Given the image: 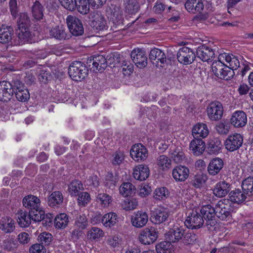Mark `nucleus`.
<instances>
[{
    "mask_svg": "<svg viewBox=\"0 0 253 253\" xmlns=\"http://www.w3.org/2000/svg\"><path fill=\"white\" fill-rule=\"evenodd\" d=\"M204 0H187L185 8L192 14H196L194 18L198 21H205L209 17V14L205 8Z\"/></svg>",
    "mask_w": 253,
    "mask_h": 253,
    "instance_id": "f257e3e1",
    "label": "nucleus"
},
{
    "mask_svg": "<svg viewBox=\"0 0 253 253\" xmlns=\"http://www.w3.org/2000/svg\"><path fill=\"white\" fill-rule=\"evenodd\" d=\"M215 207L211 205L203 206L200 210V213L205 220V226L210 231L216 230L218 228L219 223L215 217Z\"/></svg>",
    "mask_w": 253,
    "mask_h": 253,
    "instance_id": "f03ea898",
    "label": "nucleus"
},
{
    "mask_svg": "<svg viewBox=\"0 0 253 253\" xmlns=\"http://www.w3.org/2000/svg\"><path fill=\"white\" fill-rule=\"evenodd\" d=\"M88 70L84 63L75 61L70 65L68 74L70 78L76 82H81L88 75Z\"/></svg>",
    "mask_w": 253,
    "mask_h": 253,
    "instance_id": "7ed1b4c3",
    "label": "nucleus"
},
{
    "mask_svg": "<svg viewBox=\"0 0 253 253\" xmlns=\"http://www.w3.org/2000/svg\"><path fill=\"white\" fill-rule=\"evenodd\" d=\"M211 69L216 77L226 81L230 80L234 75V72L220 59L212 62Z\"/></svg>",
    "mask_w": 253,
    "mask_h": 253,
    "instance_id": "20e7f679",
    "label": "nucleus"
},
{
    "mask_svg": "<svg viewBox=\"0 0 253 253\" xmlns=\"http://www.w3.org/2000/svg\"><path fill=\"white\" fill-rule=\"evenodd\" d=\"M215 209L216 215L220 220L228 221L232 219L233 210L228 199L219 201L215 205Z\"/></svg>",
    "mask_w": 253,
    "mask_h": 253,
    "instance_id": "39448f33",
    "label": "nucleus"
},
{
    "mask_svg": "<svg viewBox=\"0 0 253 253\" xmlns=\"http://www.w3.org/2000/svg\"><path fill=\"white\" fill-rule=\"evenodd\" d=\"M209 119L211 121L220 120L223 113L222 104L219 101H213L209 104L206 109Z\"/></svg>",
    "mask_w": 253,
    "mask_h": 253,
    "instance_id": "423d86ee",
    "label": "nucleus"
},
{
    "mask_svg": "<svg viewBox=\"0 0 253 253\" xmlns=\"http://www.w3.org/2000/svg\"><path fill=\"white\" fill-rule=\"evenodd\" d=\"M66 23L70 32L74 36L82 35L84 33L83 23L80 19L73 15H68Z\"/></svg>",
    "mask_w": 253,
    "mask_h": 253,
    "instance_id": "0eeeda50",
    "label": "nucleus"
},
{
    "mask_svg": "<svg viewBox=\"0 0 253 253\" xmlns=\"http://www.w3.org/2000/svg\"><path fill=\"white\" fill-rule=\"evenodd\" d=\"M184 224L189 229H197L204 225V220L200 212L193 210L187 217Z\"/></svg>",
    "mask_w": 253,
    "mask_h": 253,
    "instance_id": "6e6552de",
    "label": "nucleus"
},
{
    "mask_svg": "<svg viewBox=\"0 0 253 253\" xmlns=\"http://www.w3.org/2000/svg\"><path fill=\"white\" fill-rule=\"evenodd\" d=\"M176 56L178 61L183 65H189L192 63L196 57L193 50L186 46L180 47Z\"/></svg>",
    "mask_w": 253,
    "mask_h": 253,
    "instance_id": "1a4fd4ad",
    "label": "nucleus"
},
{
    "mask_svg": "<svg viewBox=\"0 0 253 253\" xmlns=\"http://www.w3.org/2000/svg\"><path fill=\"white\" fill-rule=\"evenodd\" d=\"M170 211L169 209L164 208H159L154 209L151 211L150 220L155 224H160L168 221Z\"/></svg>",
    "mask_w": 253,
    "mask_h": 253,
    "instance_id": "9d476101",
    "label": "nucleus"
},
{
    "mask_svg": "<svg viewBox=\"0 0 253 253\" xmlns=\"http://www.w3.org/2000/svg\"><path fill=\"white\" fill-rule=\"evenodd\" d=\"M91 18L90 25L94 30L103 31L108 29L107 21L100 12H94L91 16Z\"/></svg>",
    "mask_w": 253,
    "mask_h": 253,
    "instance_id": "9b49d317",
    "label": "nucleus"
},
{
    "mask_svg": "<svg viewBox=\"0 0 253 253\" xmlns=\"http://www.w3.org/2000/svg\"><path fill=\"white\" fill-rule=\"evenodd\" d=\"M243 143V137L239 133H235L228 136L224 142L225 148L229 152L238 150Z\"/></svg>",
    "mask_w": 253,
    "mask_h": 253,
    "instance_id": "f8f14e48",
    "label": "nucleus"
},
{
    "mask_svg": "<svg viewBox=\"0 0 253 253\" xmlns=\"http://www.w3.org/2000/svg\"><path fill=\"white\" fill-rule=\"evenodd\" d=\"M87 64L94 72H102L107 67V60L101 55L94 56L87 60Z\"/></svg>",
    "mask_w": 253,
    "mask_h": 253,
    "instance_id": "ddd939ff",
    "label": "nucleus"
},
{
    "mask_svg": "<svg viewBox=\"0 0 253 253\" xmlns=\"http://www.w3.org/2000/svg\"><path fill=\"white\" fill-rule=\"evenodd\" d=\"M158 238V231L154 227L146 228L142 230L139 235V241L144 245L154 243Z\"/></svg>",
    "mask_w": 253,
    "mask_h": 253,
    "instance_id": "4468645a",
    "label": "nucleus"
},
{
    "mask_svg": "<svg viewBox=\"0 0 253 253\" xmlns=\"http://www.w3.org/2000/svg\"><path fill=\"white\" fill-rule=\"evenodd\" d=\"M130 155L135 161L138 162L143 161L148 157V151L142 144H135L131 147Z\"/></svg>",
    "mask_w": 253,
    "mask_h": 253,
    "instance_id": "2eb2a0df",
    "label": "nucleus"
},
{
    "mask_svg": "<svg viewBox=\"0 0 253 253\" xmlns=\"http://www.w3.org/2000/svg\"><path fill=\"white\" fill-rule=\"evenodd\" d=\"M130 56L137 67L143 69L147 65V57L144 50L140 48L134 49L131 52Z\"/></svg>",
    "mask_w": 253,
    "mask_h": 253,
    "instance_id": "dca6fc26",
    "label": "nucleus"
},
{
    "mask_svg": "<svg viewBox=\"0 0 253 253\" xmlns=\"http://www.w3.org/2000/svg\"><path fill=\"white\" fill-rule=\"evenodd\" d=\"M231 125L236 128H241L245 126L247 123V116L243 111L238 110L235 111L230 119Z\"/></svg>",
    "mask_w": 253,
    "mask_h": 253,
    "instance_id": "f3484780",
    "label": "nucleus"
},
{
    "mask_svg": "<svg viewBox=\"0 0 253 253\" xmlns=\"http://www.w3.org/2000/svg\"><path fill=\"white\" fill-rule=\"evenodd\" d=\"M12 81H2L0 82V100L7 102L13 95Z\"/></svg>",
    "mask_w": 253,
    "mask_h": 253,
    "instance_id": "a211bd4d",
    "label": "nucleus"
},
{
    "mask_svg": "<svg viewBox=\"0 0 253 253\" xmlns=\"http://www.w3.org/2000/svg\"><path fill=\"white\" fill-rule=\"evenodd\" d=\"M231 184L225 180L217 182L213 189V193L218 198H222L226 196L231 190Z\"/></svg>",
    "mask_w": 253,
    "mask_h": 253,
    "instance_id": "6ab92c4d",
    "label": "nucleus"
},
{
    "mask_svg": "<svg viewBox=\"0 0 253 253\" xmlns=\"http://www.w3.org/2000/svg\"><path fill=\"white\" fill-rule=\"evenodd\" d=\"M185 230L182 226L174 225L166 234V239L171 243H176L183 238Z\"/></svg>",
    "mask_w": 253,
    "mask_h": 253,
    "instance_id": "aec40b11",
    "label": "nucleus"
},
{
    "mask_svg": "<svg viewBox=\"0 0 253 253\" xmlns=\"http://www.w3.org/2000/svg\"><path fill=\"white\" fill-rule=\"evenodd\" d=\"M189 169L184 166L175 167L172 171V176L176 182H184L189 176Z\"/></svg>",
    "mask_w": 253,
    "mask_h": 253,
    "instance_id": "412c9836",
    "label": "nucleus"
},
{
    "mask_svg": "<svg viewBox=\"0 0 253 253\" xmlns=\"http://www.w3.org/2000/svg\"><path fill=\"white\" fill-rule=\"evenodd\" d=\"M196 56L203 62H209L214 57V52L211 47L202 45L197 49Z\"/></svg>",
    "mask_w": 253,
    "mask_h": 253,
    "instance_id": "4be33fe9",
    "label": "nucleus"
},
{
    "mask_svg": "<svg viewBox=\"0 0 253 253\" xmlns=\"http://www.w3.org/2000/svg\"><path fill=\"white\" fill-rule=\"evenodd\" d=\"M148 220V214L146 212L142 211L135 212L131 219L132 225L137 228H141L145 226Z\"/></svg>",
    "mask_w": 253,
    "mask_h": 253,
    "instance_id": "5701e85b",
    "label": "nucleus"
},
{
    "mask_svg": "<svg viewBox=\"0 0 253 253\" xmlns=\"http://www.w3.org/2000/svg\"><path fill=\"white\" fill-rule=\"evenodd\" d=\"M224 163L221 158L216 157L212 159L208 166V171L211 175H215L222 169Z\"/></svg>",
    "mask_w": 253,
    "mask_h": 253,
    "instance_id": "b1692460",
    "label": "nucleus"
},
{
    "mask_svg": "<svg viewBox=\"0 0 253 253\" xmlns=\"http://www.w3.org/2000/svg\"><path fill=\"white\" fill-rule=\"evenodd\" d=\"M150 170L146 165H139L133 169V175L134 178L139 181L146 179L149 176Z\"/></svg>",
    "mask_w": 253,
    "mask_h": 253,
    "instance_id": "393cba45",
    "label": "nucleus"
},
{
    "mask_svg": "<svg viewBox=\"0 0 253 253\" xmlns=\"http://www.w3.org/2000/svg\"><path fill=\"white\" fill-rule=\"evenodd\" d=\"M206 149L205 142L202 139L194 138L190 143L189 150L195 156H200Z\"/></svg>",
    "mask_w": 253,
    "mask_h": 253,
    "instance_id": "a878e982",
    "label": "nucleus"
},
{
    "mask_svg": "<svg viewBox=\"0 0 253 253\" xmlns=\"http://www.w3.org/2000/svg\"><path fill=\"white\" fill-rule=\"evenodd\" d=\"M149 59L153 64H156V66L159 62L161 64H164L167 61L165 53L157 48H154L150 51Z\"/></svg>",
    "mask_w": 253,
    "mask_h": 253,
    "instance_id": "bb28decb",
    "label": "nucleus"
},
{
    "mask_svg": "<svg viewBox=\"0 0 253 253\" xmlns=\"http://www.w3.org/2000/svg\"><path fill=\"white\" fill-rule=\"evenodd\" d=\"M209 131L206 124L198 123L192 128V134L194 138L202 139L207 137Z\"/></svg>",
    "mask_w": 253,
    "mask_h": 253,
    "instance_id": "cd10ccee",
    "label": "nucleus"
},
{
    "mask_svg": "<svg viewBox=\"0 0 253 253\" xmlns=\"http://www.w3.org/2000/svg\"><path fill=\"white\" fill-rule=\"evenodd\" d=\"M49 36L56 40L61 41L69 39L70 36L67 34L65 28L63 26H57L49 30Z\"/></svg>",
    "mask_w": 253,
    "mask_h": 253,
    "instance_id": "c85d7f7f",
    "label": "nucleus"
},
{
    "mask_svg": "<svg viewBox=\"0 0 253 253\" xmlns=\"http://www.w3.org/2000/svg\"><path fill=\"white\" fill-rule=\"evenodd\" d=\"M23 206L30 210L39 208L41 206V200L37 197L29 195L25 196L23 199Z\"/></svg>",
    "mask_w": 253,
    "mask_h": 253,
    "instance_id": "c756f323",
    "label": "nucleus"
},
{
    "mask_svg": "<svg viewBox=\"0 0 253 253\" xmlns=\"http://www.w3.org/2000/svg\"><path fill=\"white\" fill-rule=\"evenodd\" d=\"M228 197L229 199L228 200L229 202L239 204L245 201L247 195L243 190L241 191L239 189H235L229 193Z\"/></svg>",
    "mask_w": 253,
    "mask_h": 253,
    "instance_id": "7c9ffc66",
    "label": "nucleus"
},
{
    "mask_svg": "<svg viewBox=\"0 0 253 253\" xmlns=\"http://www.w3.org/2000/svg\"><path fill=\"white\" fill-rule=\"evenodd\" d=\"M13 35V28L10 26L2 25L0 27V42L2 43H8L12 40Z\"/></svg>",
    "mask_w": 253,
    "mask_h": 253,
    "instance_id": "2f4dec72",
    "label": "nucleus"
},
{
    "mask_svg": "<svg viewBox=\"0 0 253 253\" xmlns=\"http://www.w3.org/2000/svg\"><path fill=\"white\" fill-rule=\"evenodd\" d=\"M221 141L217 137L210 139L207 146V151L210 154H218L221 151Z\"/></svg>",
    "mask_w": 253,
    "mask_h": 253,
    "instance_id": "473e14b6",
    "label": "nucleus"
},
{
    "mask_svg": "<svg viewBox=\"0 0 253 253\" xmlns=\"http://www.w3.org/2000/svg\"><path fill=\"white\" fill-rule=\"evenodd\" d=\"M207 179V176L206 174L199 172L190 176L189 182L195 188H200L206 183Z\"/></svg>",
    "mask_w": 253,
    "mask_h": 253,
    "instance_id": "72a5a7b5",
    "label": "nucleus"
},
{
    "mask_svg": "<svg viewBox=\"0 0 253 253\" xmlns=\"http://www.w3.org/2000/svg\"><path fill=\"white\" fill-rule=\"evenodd\" d=\"M17 221L21 227H27L31 223V218L29 212L22 210L19 211L16 214Z\"/></svg>",
    "mask_w": 253,
    "mask_h": 253,
    "instance_id": "f704fd0d",
    "label": "nucleus"
},
{
    "mask_svg": "<svg viewBox=\"0 0 253 253\" xmlns=\"http://www.w3.org/2000/svg\"><path fill=\"white\" fill-rule=\"evenodd\" d=\"M14 229V221L10 217H2L0 220V229L5 233H10Z\"/></svg>",
    "mask_w": 253,
    "mask_h": 253,
    "instance_id": "c9c22d12",
    "label": "nucleus"
},
{
    "mask_svg": "<svg viewBox=\"0 0 253 253\" xmlns=\"http://www.w3.org/2000/svg\"><path fill=\"white\" fill-rule=\"evenodd\" d=\"M1 248L6 251H12L17 247V241L13 236H8L5 239L0 241Z\"/></svg>",
    "mask_w": 253,
    "mask_h": 253,
    "instance_id": "e433bc0d",
    "label": "nucleus"
},
{
    "mask_svg": "<svg viewBox=\"0 0 253 253\" xmlns=\"http://www.w3.org/2000/svg\"><path fill=\"white\" fill-rule=\"evenodd\" d=\"M17 35L20 44H22L25 42H33V35L30 28H19Z\"/></svg>",
    "mask_w": 253,
    "mask_h": 253,
    "instance_id": "4c0bfd02",
    "label": "nucleus"
},
{
    "mask_svg": "<svg viewBox=\"0 0 253 253\" xmlns=\"http://www.w3.org/2000/svg\"><path fill=\"white\" fill-rule=\"evenodd\" d=\"M73 11H77L82 14H87L89 11L88 0H74Z\"/></svg>",
    "mask_w": 253,
    "mask_h": 253,
    "instance_id": "58836bf2",
    "label": "nucleus"
},
{
    "mask_svg": "<svg viewBox=\"0 0 253 253\" xmlns=\"http://www.w3.org/2000/svg\"><path fill=\"white\" fill-rule=\"evenodd\" d=\"M63 201V196L62 193L59 191L52 192L48 197V205L49 206L54 208L58 207Z\"/></svg>",
    "mask_w": 253,
    "mask_h": 253,
    "instance_id": "ea45409f",
    "label": "nucleus"
},
{
    "mask_svg": "<svg viewBox=\"0 0 253 253\" xmlns=\"http://www.w3.org/2000/svg\"><path fill=\"white\" fill-rule=\"evenodd\" d=\"M44 8L41 2L36 0L31 7V12L33 17L37 20L42 19L43 16Z\"/></svg>",
    "mask_w": 253,
    "mask_h": 253,
    "instance_id": "a19ab883",
    "label": "nucleus"
},
{
    "mask_svg": "<svg viewBox=\"0 0 253 253\" xmlns=\"http://www.w3.org/2000/svg\"><path fill=\"white\" fill-rule=\"evenodd\" d=\"M83 189V185L82 182L77 179L72 180L68 185V191L72 197H76L81 190Z\"/></svg>",
    "mask_w": 253,
    "mask_h": 253,
    "instance_id": "79ce46f5",
    "label": "nucleus"
},
{
    "mask_svg": "<svg viewBox=\"0 0 253 253\" xmlns=\"http://www.w3.org/2000/svg\"><path fill=\"white\" fill-rule=\"evenodd\" d=\"M68 217L65 213L57 214L54 218V223L56 228L63 229L68 225Z\"/></svg>",
    "mask_w": 253,
    "mask_h": 253,
    "instance_id": "37998d69",
    "label": "nucleus"
},
{
    "mask_svg": "<svg viewBox=\"0 0 253 253\" xmlns=\"http://www.w3.org/2000/svg\"><path fill=\"white\" fill-rule=\"evenodd\" d=\"M118 181L117 176L114 175L112 172L109 171L105 175L103 184L105 187L113 190L116 186Z\"/></svg>",
    "mask_w": 253,
    "mask_h": 253,
    "instance_id": "c03bdc74",
    "label": "nucleus"
},
{
    "mask_svg": "<svg viewBox=\"0 0 253 253\" xmlns=\"http://www.w3.org/2000/svg\"><path fill=\"white\" fill-rule=\"evenodd\" d=\"M242 188L247 196L253 195V177L249 176L244 179L242 183Z\"/></svg>",
    "mask_w": 253,
    "mask_h": 253,
    "instance_id": "a18cd8bd",
    "label": "nucleus"
},
{
    "mask_svg": "<svg viewBox=\"0 0 253 253\" xmlns=\"http://www.w3.org/2000/svg\"><path fill=\"white\" fill-rule=\"evenodd\" d=\"M118 221V215L115 212H109L104 215L103 225L106 227L114 226Z\"/></svg>",
    "mask_w": 253,
    "mask_h": 253,
    "instance_id": "49530a36",
    "label": "nucleus"
},
{
    "mask_svg": "<svg viewBox=\"0 0 253 253\" xmlns=\"http://www.w3.org/2000/svg\"><path fill=\"white\" fill-rule=\"evenodd\" d=\"M135 186L129 182H124L120 187V193L124 197L130 196L135 191Z\"/></svg>",
    "mask_w": 253,
    "mask_h": 253,
    "instance_id": "de8ad7c7",
    "label": "nucleus"
},
{
    "mask_svg": "<svg viewBox=\"0 0 253 253\" xmlns=\"http://www.w3.org/2000/svg\"><path fill=\"white\" fill-rule=\"evenodd\" d=\"M125 8L126 12L128 14H135L139 10V4L136 0H128Z\"/></svg>",
    "mask_w": 253,
    "mask_h": 253,
    "instance_id": "09e8293b",
    "label": "nucleus"
},
{
    "mask_svg": "<svg viewBox=\"0 0 253 253\" xmlns=\"http://www.w3.org/2000/svg\"><path fill=\"white\" fill-rule=\"evenodd\" d=\"M173 246L169 241L161 242L156 246L157 253H171Z\"/></svg>",
    "mask_w": 253,
    "mask_h": 253,
    "instance_id": "8fccbe9b",
    "label": "nucleus"
},
{
    "mask_svg": "<svg viewBox=\"0 0 253 253\" xmlns=\"http://www.w3.org/2000/svg\"><path fill=\"white\" fill-rule=\"evenodd\" d=\"M96 201L104 207H106L112 202V198L111 196L106 193H100L96 196Z\"/></svg>",
    "mask_w": 253,
    "mask_h": 253,
    "instance_id": "3c124183",
    "label": "nucleus"
},
{
    "mask_svg": "<svg viewBox=\"0 0 253 253\" xmlns=\"http://www.w3.org/2000/svg\"><path fill=\"white\" fill-rule=\"evenodd\" d=\"M17 25L18 29L30 28V20L27 13H20L19 15L18 19H17Z\"/></svg>",
    "mask_w": 253,
    "mask_h": 253,
    "instance_id": "603ef678",
    "label": "nucleus"
},
{
    "mask_svg": "<svg viewBox=\"0 0 253 253\" xmlns=\"http://www.w3.org/2000/svg\"><path fill=\"white\" fill-rule=\"evenodd\" d=\"M169 193L168 189L165 187L157 188L154 192V197L159 200H163L166 199Z\"/></svg>",
    "mask_w": 253,
    "mask_h": 253,
    "instance_id": "864d4df0",
    "label": "nucleus"
},
{
    "mask_svg": "<svg viewBox=\"0 0 253 253\" xmlns=\"http://www.w3.org/2000/svg\"><path fill=\"white\" fill-rule=\"evenodd\" d=\"M157 165L163 170L171 166V160L166 155H161L157 159Z\"/></svg>",
    "mask_w": 253,
    "mask_h": 253,
    "instance_id": "5fc2aeb1",
    "label": "nucleus"
},
{
    "mask_svg": "<svg viewBox=\"0 0 253 253\" xmlns=\"http://www.w3.org/2000/svg\"><path fill=\"white\" fill-rule=\"evenodd\" d=\"M52 235L49 233L46 232L41 233L38 236V241L41 245L44 246H48L52 241Z\"/></svg>",
    "mask_w": 253,
    "mask_h": 253,
    "instance_id": "6e6d98bb",
    "label": "nucleus"
},
{
    "mask_svg": "<svg viewBox=\"0 0 253 253\" xmlns=\"http://www.w3.org/2000/svg\"><path fill=\"white\" fill-rule=\"evenodd\" d=\"M29 213L32 220L35 222L42 221V217L44 213V211L41 208H37L32 210H29Z\"/></svg>",
    "mask_w": 253,
    "mask_h": 253,
    "instance_id": "4d7b16f0",
    "label": "nucleus"
},
{
    "mask_svg": "<svg viewBox=\"0 0 253 253\" xmlns=\"http://www.w3.org/2000/svg\"><path fill=\"white\" fill-rule=\"evenodd\" d=\"M75 224L81 229L86 228L88 225V221L85 215L84 214L78 215L76 219Z\"/></svg>",
    "mask_w": 253,
    "mask_h": 253,
    "instance_id": "13d9d810",
    "label": "nucleus"
},
{
    "mask_svg": "<svg viewBox=\"0 0 253 253\" xmlns=\"http://www.w3.org/2000/svg\"><path fill=\"white\" fill-rule=\"evenodd\" d=\"M103 234V231L97 228L92 227L87 233V237L90 239L95 240L102 236Z\"/></svg>",
    "mask_w": 253,
    "mask_h": 253,
    "instance_id": "bf43d9fd",
    "label": "nucleus"
},
{
    "mask_svg": "<svg viewBox=\"0 0 253 253\" xmlns=\"http://www.w3.org/2000/svg\"><path fill=\"white\" fill-rule=\"evenodd\" d=\"M38 78L40 82L46 84L48 81L51 79L52 77L48 71L42 69L40 70Z\"/></svg>",
    "mask_w": 253,
    "mask_h": 253,
    "instance_id": "052dcab7",
    "label": "nucleus"
},
{
    "mask_svg": "<svg viewBox=\"0 0 253 253\" xmlns=\"http://www.w3.org/2000/svg\"><path fill=\"white\" fill-rule=\"evenodd\" d=\"M183 237V242L186 245L195 244L198 239L197 235L193 232L187 233Z\"/></svg>",
    "mask_w": 253,
    "mask_h": 253,
    "instance_id": "680f3d73",
    "label": "nucleus"
},
{
    "mask_svg": "<svg viewBox=\"0 0 253 253\" xmlns=\"http://www.w3.org/2000/svg\"><path fill=\"white\" fill-rule=\"evenodd\" d=\"M169 11L168 14V20L170 22H176L180 19V14L178 11L172 9L171 6L168 8Z\"/></svg>",
    "mask_w": 253,
    "mask_h": 253,
    "instance_id": "e2e57ef3",
    "label": "nucleus"
},
{
    "mask_svg": "<svg viewBox=\"0 0 253 253\" xmlns=\"http://www.w3.org/2000/svg\"><path fill=\"white\" fill-rule=\"evenodd\" d=\"M12 89L14 90L13 94H15L16 92H22L24 89H27L24 84L18 79L12 80Z\"/></svg>",
    "mask_w": 253,
    "mask_h": 253,
    "instance_id": "0e129e2a",
    "label": "nucleus"
},
{
    "mask_svg": "<svg viewBox=\"0 0 253 253\" xmlns=\"http://www.w3.org/2000/svg\"><path fill=\"white\" fill-rule=\"evenodd\" d=\"M229 124L226 123L220 122L215 126L217 132L222 135L226 134L229 131Z\"/></svg>",
    "mask_w": 253,
    "mask_h": 253,
    "instance_id": "69168bd1",
    "label": "nucleus"
},
{
    "mask_svg": "<svg viewBox=\"0 0 253 253\" xmlns=\"http://www.w3.org/2000/svg\"><path fill=\"white\" fill-rule=\"evenodd\" d=\"M78 196V203L82 206H85L90 200V195L87 192H81Z\"/></svg>",
    "mask_w": 253,
    "mask_h": 253,
    "instance_id": "338daca9",
    "label": "nucleus"
},
{
    "mask_svg": "<svg viewBox=\"0 0 253 253\" xmlns=\"http://www.w3.org/2000/svg\"><path fill=\"white\" fill-rule=\"evenodd\" d=\"M30 253H45L46 249L43 245L35 244L29 249Z\"/></svg>",
    "mask_w": 253,
    "mask_h": 253,
    "instance_id": "774afa93",
    "label": "nucleus"
}]
</instances>
